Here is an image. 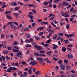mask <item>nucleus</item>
<instances>
[{"label":"nucleus","mask_w":77,"mask_h":77,"mask_svg":"<svg viewBox=\"0 0 77 77\" xmlns=\"http://www.w3.org/2000/svg\"><path fill=\"white\" fill-rule=\"evenodd\" d=\"M57 34H56L55 36H54L53 38H52V39H56V38H57Z\"/></svg>","instance_id":"nucleus-22"},{"label":"nucleus","mask_w":77,"mask_h":77,"mask_svg":"<svg viewBox=\"0 0 77 77\" xmlns=\"http://www.w3.org/2000/svg\"><path fill=\"white\" fill-rule=\"evenodd\" d=\"M53 45H54V46L53 47V49H56V48H58V46L57 45L53 44Z\"/></svg>","instance_id":"nucleus-9"},{"label":"nucleus","mask_w":77,"mask_h":77,"mask_svg":"<svg viewBox=\"0 0 77 77\" xmlns=\"http://www.w3.org/2000/svg\"><path fill=\"white\" fill-rule=\"evenodd\" d=\"M10 13H11V11H6L5 12V14H10Z\"/></svg>","instance_id":"nucleus-19"},{"label":"nucleus","mask_w":77,"mask_h":77,"mask_svg":"<svg viewBox=\"0 0 77 77\" xmlns=\"http://www.w3.org/2000/svg\"><path fill=\"white\" fill-rule=\"evenodd\" d=\"M6 17L8 19H10V20H11L12 17H11V15L10 14H8L6 16Z\"/></svg>","instance_id":"nucleus-13"},{"label":"nucleus","mask_w":77,"mask_h":77,"mask_svg":"<svg viewBox=\"0 0 77 77\" xmlns=\"http://www.w3.org/2000/svg\"><path fill=\"white\" fill-rule=\"evenodd\" d=\"M73 57L72 55L71 54H68V58H69V59H72Z\"/></svg>","instance_id":"nucleus-8"},{"label":"nucleus","mask_w":77,"mask_h":77,"mask_svg":"<svg viewBox=\"0 0 77 77\" xmlns=\"http://www.w3.org/2000/svg\"><path fill=\"white\" fill-rule=\"evenodd\" d=\"M58 63H59V64H62V61L61 60H60L58 61Z\"/></svg>","instance_id":"nucleus-44"},{"label":"nucleus","mask_w":77,"mask_h":77,"mask_svg":"<svg viewBox=\"0 0 77 77\" xmlns=\"http://www.w3.org/2000/svg\"><path fill=\"white\" fill-rule=\"evenodd\" d=\"M63 35V33H59L58 34V35L59 36H62Z\"/></svg>","instance_id":"nucleus-31"},{"label":"nucleus","mask_w":77,"mask_h":77,"mask_svg":"<svg viewBox=\"0 0 77 77\" xmlns=\"http://www.w3.org/2000/svg\"><path fill=\"white\" fill-rule=\"evenodd\" d=\"M3 46H4V45L2 44H0V50H1V48L2 47H3Z\"/></svg>","instance_id":"nucleus-26"},{"label":"nucleus","mask_w":77,"mask_h":77,"mask_svg":"<svg viewBox=\"0 0 77 77\" xmlns=\"http://www.w3.org/2000/svg\"><path fill=\"white\" fill-rule=\"evenodd\" d=\"M4 37H5V35L4 34H2L1 35V38H4Z\"/></svg>","instance_id":"nucleus-64"},{"label":"nucleus","mask_w":77,"mask_h":77,"mask_svg":"<svg viewBox=\"0 0 77 77\" xmlns=\"http://www.w3.org/2000/svg\"><path fill=\"white\" fill-rule=\"evenodd\" d=\"M24 73L25 74V75H27V74H28V73H27V72H24Z\"/></svg>","instance_id":"nucleus-60"},{"label":"nucleus","mask_w":77,"mask_h":77,"mask_svg":"<svg viewBox=\"0 0 77 77\" xmlns=\"http://www.w3.org/2000/svg\"><path fill=\"white\" fill-rule=\"evenodd\" d=\"M18 4L20 5H22V6H23V4L21 2H18Z\"/></svg>","instance_id":"nucleus-47"},{"label":"nucleus","mask_w":77,"mask_h":77,"mask_svg":"<svg viewBox=\"0 0 77 77\" xmlns=\"http://www.w3.org/2000/svg\"><path fill=\"white\" fill-rule=\"evenodd\" d=\"M44 24H48V22H43L41 23V24L42 25Z\"/></svg>","instance_id":"nucleus-29"},{"label":"nucleus","mask_w":77,"mask_h":77,"mask_svg":"<svg viewBox=\"0 0 77 77\" xmlns=\"http://www.w3.org/2000/svg\"><path fill=\"white\" fill-rule=\"evenodd\" d=\"M53 59L54 60H59V59L57 58V59H56V58H55V57H53Z\"/></svg>","instance_id":"nucleus-45"},{"label":"nucleus","mask_w":77,"mask_h":77,"mask_svg":"<svg viewBox=\"0 0 77 77\" xmlns=\"http://www.w3.org/2000/svg\"><path fill=\"white\" fill-rule=\"evenodd\" d=\"M35 24H36V23H32V27H34V26H35Z\"/></svg>","instance_id":"nucleus-57"},{"label":"nucleus","mask_w":77,"mask_h":77,"mask_svg":"<svg viewBox=\"0 0 77 77\" xmlns=\"http://www.w3.org/2000/svg\"><path fill=\"white\" fill-rule=\"evenodd\" d=\"M32 11L33 13H34V14H36V10H35V9H34L32 10Z\"/></svg>","instance_id":"nucleus-43"},{"label":"nucleus","mask_w":77,"mask_h":77,"mask_svg":"<svg viewBox=\"0 0 77 77\" xmlns=\"http://www.w3.org/2000/svg\"><path fill=\"white\" fill-rule=\"evenodd\" d=\"M40 73H41L40 72L38 71H36L35 73V74H37V75L40 74Z\"/></svg>","instance_id":"nucleus-25"},{"label":"nucleus","mask_w":77,"mask_h":77,"mask_svg":"<svg viewBox=\"0 0 77 77\" xmlns=\"http://www.w3.org/2000/svg\"><path fill=\"white\" fill-rule=\"evenodd\" d=\"M6 5H4L2 7L1 9H0V11H2L3 8H5V7H6Z\"/></svg>","instance_id":"nucleus-24"},{"label":"nucleus","mask_w":77,"mask_h":77,"mask_svg":"<svg viewBox=\"0 0 77 77\" xmlns=\"http://www.w3.org/2000/svg\"><path fill=\"white\" fill-rule=\"evenodd\" d=\"M70 72H72V73L75 74V71L74 70L70 71Z\"/></svg>","instance_id":"nucleus-46"},{"label":"nucleus","mask_w":77,"mask_h":77,"mask_svg":"<svg viewBox=\"0 0 77 77\" xmlns=\"http://www.w3.org/2000/svg\"><path fill=\"white\" fill-rule=\"evenodd\" d=\"M20 14H18V13H14V15H15V17H18V15H19Z\"/></svg>","instance_id":"nucleus-36"},{"label":"nucleus","mask_w":77,"mask_h":77,"mask_svg":"<svg viewBox=\"0 0 77 77\" xmlns=\"http://www.w3.org/2000/svg\"><path fill=\"white\" fill-rule=\"evenodd\" d=\"M55 68L56 70H58V69H59V66H56V67H55Z\"/></svg>","instance_id":"nucleus-55"},{"label":"nucleus","mask_w":77,"mask_h":77,"mask_svg":"<svg viewBox=\"0 0 77 77\" xmlns=\"http://www.w3.org/2000/svg\"><path fill=\"white\" fill-rule=\"evenodd\" d=\"M0 4L1 5H4L5 4V3L4 2H2L0 1Z\"/></svg>","instance_id":"nucleus-28"},{"label":"nucleus","mask_w":77,"mask_h":77,"mask_svg":"<svg viewBox=\"0 0 77 77\" xmlns=\"http://www.w3.org/2000/svg\"><path fill=\"white\" fill-rule=\"evenodd\" d=\"M69 24H68L66 26V29H69Z\"/></svg>","instance_id":"nucleus-35"},{"label":"nucleus","mask_w":77,"mask_h":77,"mask_svg":"<svg viewBox=\"0 0 77 77\" xmlns=\"http://www.w3.org/2000/svg\"><path fill=\"white\" fill-rule=\"evenodd\" d=\"M22 63L23 65H26V63L25 61H22Z\"/></svg>","instance_id":"nucleus-52"},{"label":"nucleus","mask_w":77,"mask_h":77,"mask_svg":"<svg viewBox=\"0 0 77 77\" xmlns=\"http://www.w3.org/2000/svg\"><path fill=\"white\" fill-rule=\"evenodd\" d=\"M44 29V27H40L37 29V31H39V30H43Z\"/></svg>","instance_id":"nucleus-10"},{"label":"nucleus","mask_w":77,"mask_h":77,"mask_svg":"<svg viewBox=\"0 0 77 77\" xmlns=\"http://www.w3.org/2000/svg\"><path fill=\"white\" fill-rule=\"evenodd\" d=\"M6 72H11V67L7 70Z\"/></svg>","instance_id":"nucleus-17"},{"label":"nucleus","mask_w":77,"mask_h":77,"mask_svg":"<svg viewBox=\"0 0 77 77\" xmlns=\"http://www.w3.org/2000/svg\"><path fill=\"white\" fill-rule=\"evenodd\" d=\"M26 47H32V46H31V45H26Z\"/></svg>","instance_id":"nucleus-48"},{"label":"nucleus","mask_w":77,"mask_h":77,"mask_svg":"<svg viewBox=\"0 0 77 77\" xmlns=\"http://www.w3.org/2000/svg\"><path fill=\"white\" fill-rule=\"evenodd\" d=\"M15 66H18L19 65V63H15Z\"/></svg>","instance_id":"nucleus-41"},{"label":"nucleus","mask_w":77,"mask_h":77,"mask_svg":"<svg viewBox=\"0 0 77 77\" xmlns=\"http://www.w3.org/2000/svg\"><path fill=\"white\" fill-rule=\"evenodd\" d=\"M13 51H14V52H16V53H17V52H18V51H19V50L14 49L13 50Z\"/></svg>","instance_id":"nucleus-20"},{"label":"nucleus","mask_w":77,"mask_h":77,"mask_svg":"<svg viewBox=\"0 0 77 77\" xmlns=\"http://www.w3.org/2000/svg\"><path fill=\"white\" fill-rule=\"evenodd\" d=\"M29 64L30 65L34 66H38V63L35 61H32L29 63Z\"/></svg>","instance_id":"nucleus-1"},{"label":"nucleus","mask_w":77,"mask_h":77,"mask_svg":"<svg viewBox=\"0 0 77 77\" xmlns=\"http://www.w3.org/2000/svg\"><path fill=\"white\" fill-rule=\"evenodd\" d=\"M29 62H30V59H27V62H28V63H29Z\"/></svg>","instance_id":"nucleus-58"},{"label":"nucleus","mask_w":77,"mask_h":77,"mask_svg":"<svg viewBox=\"0 0 77 77\" xmlns=\"http://www.w3.org/2000/svg\"><path fill=\"white\" fill-rule=\"evenodd\" d=\"M18 44V43L16 41H15L14 42V45H17Z\"/></svg>","instance_id":"nucleus-51"},{"label":"nucleus","mask_w":77,"mask_h":77,"mask_svg":"<svg viewBox=\"0 0 77 77\" xmlns=\"http://www.w3.org/2000/svg\"><path fill=\"white\" fill-rule=\"evenodd\" d=\"M20 9V7H17L14 8V9L15 11H18Z\"/></svg>","instance_id":"nucleus-30"},{"label":"nucleus","mask_w":77,"mask_h":77,"mask_svg":"<svg viewBox=\"0 0 77 77\" xmlns=\"http://www.w3.org/2000/svg\"><path fill=\"white\" fill-rule=\"evenodd\" d=\"M21 52L18 51L17 53L16 56H17V57H20V56H21Z\"/></svg>","instance_id":"nucleus-12"},{"label":"nucleus","mask_w":77,"mask_h":77,"mask_svg":"<svg viewBox=\"0 0 77 77\" xmlns=\"http://www.w3.org/2000/svg\"><path fill=\"white\" fill-rule=\"evenodd\" d=\"M0 60L1 61H5V56H2L0 57Z\"/></svg>","instance_id":"nucleus-7"},{"label":"nucleus","mask_w":77,"mask_h":77,"mask_svg":"<svg viewBox=\"0 0 77 77\" xmlns=\"http://www.w3.org/2000/svg\"><path fill=\"white\" fill-rule=\"evenodd\" d=\"M69 15L67 14V15H66L64 16L65 17H69Z\"/></svg>","instance_id":"nucleus-62"},{"label":"nucleus","mask_w":77,"mask_h":77,"mask_svg":"<svg viewBox=\"0 0 77 77\" xmlns=\"http://www.w3.org/2000/svg\"><path fill=\"white\" fill-rule=\"evenodd\" d=\"M51 41H52L51 39H50L48 40L47 42V43H48V44H50V42H51Z\"/></svg>","instance_id":"nucleus-32"},{"label":"nucleus","mask_w":77,"mask_h":77,"mask_svg":"<svg viewBox=\"0 0 77 77\" xmlns=\"http://www.w3.org/2000/svg\"><path fill=\"white\" fill-rule=\"evenodd\" d=\"M10 5L11 6H15L17 5V4L14 2H13L10 4Z\"/></svg>","instance_id":"nucleus-5"},{"label":"nucleus","mask_w":77,"mask_h":77,"mask_svg":"<svg viewBox=\"0 0 77 77\" xmlns=\"http://www.w3.org/2000/svg\"><path fill=\"white\" fill-rule=\"evenodd\" d=\"M43 35V32H41L39 33V35L41 36Z\"/></svg>","instance_id":"nucleus-50"},{"label":"nucleus","mask_w":77,"mask_h":77,"mask_svg":"<svg viewBox=\"0 0 77 77\" xmlns=\"http://www.w3.org/2000/svg\"><path fill=\"white\" fill-rule=\"evenodd\" d=\"M53 16V14L51 13L48 16V17H52Z\"/></svg>","instance_id":"nucleus-56"},{"label":"nucleus","mask_w":77,"mask_h":77,"mask_svg":"<svg viewBox=\"0 0 77 77\" xmlns=\"http://www.w3.org/2000/svg\"><path fill=\"white\" fill-rule=\"evenodd\" d=\"M14 48H16V49H17V50H20V48H18V46H14Z\"/></svg>","instance_id":"nucleus-27"},{"label":"nucleus","mask_w":77,"mask_h":77,"mask_svg":"<svg viewBox=\"0 0 77 77\" xmlns=\"http://www.w3.org/2000/svg\"><path fill=\"white\" fill-rule=\"evenodd\" d=\"M23 74V72L21 71H19L18 72V75H21Z\"/></svg>","instance_id":"nucleus-23"},{"label":"nucleus","mask_w":77,"mask_h":77,"mask_svg":"<svg viewBox=\"0 0 77 77\" xmlns=\"http://www.w3.org/2000/svg\"><path fill=\"white\" fill-rule=\"evenodd\" d=\"M34 55H36V56H40V54H39L38 53V52H36L34 54Z\"/></svg>","instance_id":"nucleus-15"},{"label":"nucleus","mask_w":77,"mask_h":77,"mask_svg":"<svg viewBox=\"0 0 77 77\" xmlns=\"http://www.w3.org/2000/svg\"><path fill=\"white\" fill-rule=\"evenodd\" d=\"M47 31H48L49 34V35H52V34H53L54 33V30H52L51 29H50L49 30L47 29Z\"/></svg>","instance_id":"nucleus-2"},{"label":"nucleus","mask_w":77,"mask_h":77,"mask_svg":"<svg viewBox=\"0 0 77 77\" xmlns=\"http://www.w3.org/2000/svg\"><path fill=\"white\" fill-rule=\"evenodd\" d=\"M29 74H32V71L30 69H29L28 70Z\"/></svg>","instance_id":"nucleus-16"},{"label":"nucleus","mask_w":77,"mask_h":77,"mask_svg":"<svg viewBox=\"0 0 77 77\" xmlns=\"http://www.w3.org/2000/svg\"><path fill=\"white\" fill-rule=\"evenodd\" d=\"M29 17L31 19H32V18H33V16H31V15H29Z\"/></svg>","instance_id":"nucleus-63"},{"label":"nucleus","mask_w":77,"mask_h":77,"mask_svg":"<svg viewBox=\"0 0 77 77\" xmlns=\"http://www.w3.org/2000/svg\"><path fill=\"white\" fill-rule=\"evenodd\" d=\"M33 42V40L32 38H30L29 39V42Z\"/></svg>","instance_id":"nucleus-40"},{"label":"nucleus","mask_w":77,"mask_h":77,"mask_svg":"<svg viewBox=\"0 0 77 77\" xmlns=\"http://www.w3.org/2000/svg\"><path fill=\"white\" fill-rule=\"evenodd\" d=\"M33 6H34V5L33 4H29L28 5V6L29 7H32Z\"/></svg>","instance_id":"nucleus-33"},{"label":"nucleus","mask_w":77,"mask_h":77,"mask_svg":"<svg viewBox=\"0 0 77 77\" xmlns=\"http://www.w3.org/2000/svg\"><path fill=\"white\" fill-rule=\"evenodd\" d=\"M29 28H26L24 29L23 30L24 31H25V32H26V31H28V30H29Z\"/></svg>","instance_id":"nucleus-38"},{"label":"nucleus","mask_w":77,"mask_h":77,"mask_svg":"<svg viewBox=\"0 0 77 77\" xmlns=\"http://www.w3.org/2000/svg\"><path fill=\"white\" fill-rule=\"evenodd\" d=\"M34 47L36 48L37 50H41L42 49V47L38 46L35 45L34 46Z\"/></svg>","instance_id":"nucleus-3"},{"label":"nucleus","mask_w":77,"mask_h":77,"mask_svg":"<svg viewBox=\"0 0 77 77\" xmlns=\"http://www.w3.org/2000/svg\"><path fill=\"white\" fill-rule=\"evenodd\" d=\"M11 67V70H12L13 71H14H14H15V70H17V68H15V67Z\"/></svg>","instance_id":"nucleus-18"},{"label":"nucleus","mask_w":77,"mask_h":77,"mask_svg":"<svg viewBox=\"0 0 77 77\" xmlns=\"http://www.w3.org/2000/svg\"><path fill=\"white\" fill-rule=\"evenodd\" d=\"M35 38L36 39H37V40H38V41H39V40H40V38H39V37H36Z\"/></svg>","instance_id":"nucleus-54"},{"label":"nucleus","mask_w":77,"mask_h":77,"mask_svg":"<svg viewBox=\"0 0 77 77\" xmlns=\"http://www.w3.org/2000/svg\"><path fill=\"white\" fill-rule=\"evenodd\" d=\"M10 26L12 29H14V31H15V30L17 29H16V26H15L14 25H13V24H11L10 25Z\"/></svg>","instance_id":"nucleus-4"},{"label":"nucleus","mask_w":77,"mask_h":77,"mask_svg":"<svg viewBox=\"0 0 77 77\" xmlns=\"http://www.w3.org/2000/svg\"><path fill=\"white\" fill-rule=\"evenodd\" d=\"M71 68V66H67V69H70Z\"/></svg>","instance_id":"nucleus-39"},{"label":"nucleus","mask_w":77,"mask_h":77,"mask_svg":"<svg viewBox=\"0 0 77 77\" xmlns=\"http://www.w3.org/2000/svg\"><path fill=\"white\" fill-rule=\"evenodd\" d=\"M48 4V2H45L44 5H45V6H47Z\"/></svg>","instance_id":"nucleus-42"},{"label":"nucleus","mask_w":77,"mask_h":77,"mask_svg":"<svg viewBox=\"0 0 77 77\" xmlns=\"http://www.w3.org/2000/svg\"><path fill=\"white\" fill-rule=\"evenodd\" d=\"M43 59L42 58H40L39 59V63H44V62L42 61Z\"/></svg>","instance_id":"nucleus-11"},{"label":"nucleus","mask_w":77,"mask_h":77,"mask_svg":"<svg viewBox=\"0 0 77 77\" xmlns=\"http://www.w3.org/2000/svg\"><path fill=\"white\" fill-rule=\"evenodd\" d=\"M5 58L6 60H8V59H10V58L8 56H6L5 57Z\"/></svg>","instance_id":"nucleus-53"},{"label":"nucleus","mask_w":77,"mask_h":77,"mask_svg":"<svg viewBox=\"0 0 77 77\" xmlns=\"http://www.w3.org/2000/svg\"><path fill=\"white\" fill-rule=\"evenodd\" d=\"M45 53V51H44V50H42V51H40V53Z\"/></svg>","instance_id":"nucleus-34"},{"label":"nucleus","mask_w":77,"mask_h":77,"mask_svg":"<svg viewBox=\"0 0 77 77\" xmlns=\"http://www.w3.org/2000/svg\"><path fill=\"white\" fill-rule=\"evenodd\" d=\"M3 53L4 54H8L9 53V51H4Z\"/></svg>","instance_id":"nucleus-21"},{"label":"nucleus","mask_w":77,"mask_h":77,"mask_svg":"<svg viewBox=\"0 0 77 77\" xmlns=\"http://www.w3.org/2000/svg\"><path fill=\"white\" fill-rule=\"evenodd\" d=\"M74 35V34H69V37H71V36H73Z\"/></svg>","instance_id":"nucleus-59"},{"label":"nucleus","mask_w":77,"mask_h":77,"mask_svg":"<svg viewBox=\"0 0 77 77\" xmlns=\"http://www.w3.org/2000/svg\"><path fill=\"white\" fill-rule=\"evenodd\" d=\"M38 23H40L42 21V19H38L37 20Z\"/></svg>","instance_id":"nucleus-49"},{"label":"nucleus","mask_w":77,"mask_h":77,"mask_svg":"<svg viewBox=\"0 0 77 77\" xmlns=\"http://www.w3.org/2000/svg\"><path fill=\"white\" fill-rule=\"evenodd\" d=\"M7 48L9 50H11V48H12L8 47Z\"/></svg>","instance_id":"nucleus-61"},{"label":"nucleus","mask_w":77,"mask_h":77,"mask_svg":"<svg viewBox=\"0 0 77 77\" xmlns=\"http://www.w3.org/2000/svg\"><path fill=\"white\" fill-rule=\"evenodd\" d=\"M64 62L65 63H68V61L67 60H65L64 61Z\"/></svg>","instance_id":"nucleus-37"},{"label":"nucleus","mask_w":77,"mask_h":77,"mask_svg":"<svg viewBox=\"0 0 77 77\" xmlns=\"http://www.w3.org/2000/svg\"><path fill=\"white\" fill-rule=\"evenodd\" d=\"M62 51L63 52H65L66 51V48L65 47H63L62 48Z\"/></svg>","instance_id":"nucleus-14"},{"label":"nucleus","mask_w":77,"mask_h":77,"mask_svg":"<svg viewBox=\"0 0 77 77\" xmlns=\"http://www.w3.org/2000/svg\"><path fill=\"white\" fill-rule=\"evenodd\" d=\"M60 68L62 70H65V66L61 64L60 65Z\"/></svg>","instance_id":"nucleus-6"}]
</instances>
